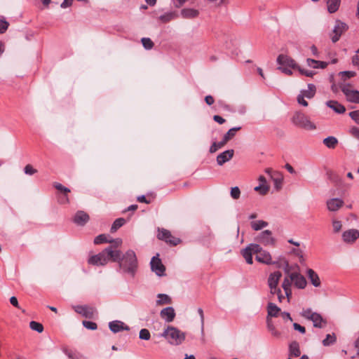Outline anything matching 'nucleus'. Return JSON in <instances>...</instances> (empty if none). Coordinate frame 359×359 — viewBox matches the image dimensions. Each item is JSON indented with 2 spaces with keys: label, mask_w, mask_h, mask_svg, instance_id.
<instances>
[{
  "label": "nucleus",
  "mask_w": 359,
  "mask_h": 359,
  "mask_svg": "<svg viewBox=\"0 0 359 359\" xmlns=\"http://www.w3.org/2000/svg\"><path fill=\"white\" fill-rule=\"evenodd\" d=\"M121 244L122 239H114V245H110L100 253L90 256L88 259V263L100 266L106 265L109 261L116 262L121 255V251L118 249Z\"/></svg>",
  "instance_id": "nucleus-1"
},
{
  "label": "nucleus",
  "mask_w": 359,
  "mask_h": 359,
  "mask_svg": "<svg viewBox=\"0 0 359 359\" xmlns=\"http://www.w3.org/2000/svg\"><path fill=\"white\" fill-rule=\"evenodd\" d=\"M117 262L123 273L134 277L137 269V259L134 251L129 250L123 255L121 254Z\"/></svg>",
  "instance_id": "nucleus-2"
},
{
  "label": "nucleus",
  "mask_w": 359,
  "mask_h": 359,
  "mask_svg": "<svg viewBox=\"0 0 359 359\" xmlns=\"http://www.w3.org/2000/svg\"><path fill=\"white\" fill-rule=\"evenodd\" d=\"M161 336L170 344L174 346H178L185 340V333L173 326H168L161 334Z\"/></svg>",
  "instance_id": "nucleus-3"
},
{
  "label": "nucleus",
  "mask_w": 359,
  "mask_h": 359,
  "mask_svg": "<svg viewBox=\"0 0 359 359\" xmlns=\"http://www.w3.org/2000/svg\"><path fill=\"white\" fill-rule=\"evenodd\" d=\"M292 122L294 126L306 130H314L316 129L315 123L311 122L306 115L299 111L294 114L292 118Z\"/></svg>",
  "instance_id": "nucleus-4"
},
{
  "label": "nucleus",
  "mask_w": 359,
  "mask_h": 359,
  "mask_svg": "<svg viewBox=\"0 0 359 359\" xmlns=\"http://www.w3.org/2000/svg\"><path fill=\"white\" fill-rule=\"evenodd\" d=\"M300 315L304 318L312 321L315 327L323 328L327 325V320L320 313L313 312L311 309H303Z\"/></svg>",
  "instance_id": "nucleus-5"
},
{
  "label": "nucleus",
  "mask_w": 359,
  "mask_h": 359,
  "mask_svg": "<svg viewBox=\"0 0 359 359\" xmlns=\"http://www.w3.org/2000/svg\"><path fill=\"white\" fill-rule=\"evenodd\" d=\"M341 90L345 95L347 101L353 103H359V91L353 90L350 84H344Z\"/></svg>",
  "instance_id": "nucleus-6"
},
{
  "label": "nucleus",
  "mask_w": 359,
  "mask_h": 359,
  "mask_svg": "<svg viewBox=\"0 0 359 359\" xmlns=\"http://www.w3.org/2000/svg\"><path fill=\"white\" fill-rule=\"evenodd\" d=\"M158 231L157 238L159 240L164 241L172 245H177L180 243V239L173 236L168 230L158 228Z\"/></svg>",
  "instance_id": "nucleus-7"
},
{
  "label": "nucleus",
  "mask_w": 359,
  "mask_h": 359,
  "mask_svg": "<svg viewBox=\"0 0 359 359\" xmlns=\"http://www.w3.org/2000/svg\"><path fill=\"white\" fill-rule=\"evenodd\" d=\"M348 27L345 23L340 20H337L335 22V25L332 30V34L331 35V39L333 43H336L338 41L342 35L347 29Z\"/></svg>",
  "instance_id": "nucleus-8"
},
{
  "label": "nucleus",
  "mask_w": 359,
  "mask_h": 359,
  "mask_svg": "<svg viewBox=\"0 0 359 359\" xmlns=\"http://www.w3.org/2000/svg\"><path fill=\"white\" fill-rule=\"evenodd\" d=\"M282 277V273L280 271H276L271 273L269 275L267 279V285L271 292H279L278 283L280 278Z\"/></svg>",
  "instance_id": "nucleus-9"
},
{
  "label": "nucleus",
  "mask_w": 359,
  "mask_h": 359,
  "mask_svg": "<svg viewBox=\"0 0 359 359\" xmlns=\"http://www.w3.org/2000/svg\"><path fill=\"white\" fill-rule=\"evenodd\" d=\"M158 257V255L152 257L150 262L151 269L157 276H163L165 275V268Z\"/></svg>",
  "instance_id": "nucleus-10"
},
{
  "label": "nucleus",
  "mask_w": 359,
  "mask_h": 359,
  "mask_svg": "<svg viewBox=\"0 0 359 359\" xmlns=\"http://www.w3.org/2000/svg\"><path fill=\"white\" fill-rule=\"evenodd\" d=\"M271 234V231L265 230L257 236V241L265 246H274L276 240L272 237Z\"/></svg>",
  "instance_id": "nucleus-11"
},
{
  "label": "nucleus",
  "mask_w": 359,
  "mask_h": 359,
  "mask_svg": "<svg viewBox=\"0 0 359 359\" xmlns=\"http://www.w3.org/2000/svg\"><path fill=\"white\" fill-rule=\"evenodd\" d=\"M277 62L280 67H288L294 69L298 67V65L296 64L295 61L286 55L281 54L278 55L277 58Z\"/></svg>",
  "instance_id": "nucleus-12"
},
{
  "label": "nucleus",
  "mask_w": 359,
  "mask_h": 359,
  "mask_svg": "<svg viewBox=\"0 0 359 359\" xmlns=\"http://www.w3.org/2000/svg\"><path fill=\"white\" fill-rule=\"evenodd\" d=\"M359 238V231L357 229H349L342 233V240L346 243H353Z\"/></svg>",
  "instance_id": "nucleus-13"
},
{
  "label": "nucleus",
  "mask_w": 359,
  "mask_h": 359,
  "mask_svg": "<svg viewBox=\"0 0 359 359\" xmlns=\"http://www.w3.org/2000/svg\"><path fill=\"white\" fill-rule=\"evenodd\" d=\"M74 311L87 318H93L96 313V310L88 306H76Z\"/></svg>",
  "instance_id": "nucleus-14"
},
{
  "label": "nucleus",
  "mask_w": 359,
  "mask_h": 359,
  "mask_svg": "<svg viewBox=\"0 0 359 359\" xmlns=\"http://www.w3.org/2000/svg\"><path fill=\"white\" fill-rule=\"evenodd\" d=\"M109 327L114 333H117L123 330L128 331L130 330L128 325H125L123 322L120 320H113L109 322Z\"/></svg>",
  "instance_id": "nucleus-15"
},
{
  "label": "nucleus",
  "mask_w": 359,
  "mask_h": 359,
  "mask_svg": "<svg viewBox=\"0 0 359 359\" xmlns=\"http://www.w3.org/2000/svg\"><path fill=\"white\" fill-rule=\"evenodd\" d=\"M344 201L339 198H333L327 201V208L331 212L337 211L344 205Z\"/></svg>",
  "instance_id": "nucleus-16"
},
{
  "label": "nucleus",
  "mask_w": 359,
  "mask_h": 359,
  "mask_svg": "<svg viewBox=\"0 0 359 359\" xmlns=\"http://www.w3.org/2000/svg\"><path fill=\"white\" fill-rule=\"evenodd\" d=\"M160 316L165 322L171 323L175 317V309L171 306L166 307L161 311Z\"/></svg>",
  "instance_id": "nucleus-17"
},
{
  "label": "nucleus",
  "mask_w": 359,
  "mask_h": 359,
  "mask_svg": "<svg viewBox=\"0 0 359 359\" xmlns=\"http://www.w3.org/2000/svg\"><path fill=\"white\" fill-rule=\"evenodd\" d=\"M234 154L233 149L226 150L217 156V163L219 165H222L226 162L230 161Z\"/></svg>",
  "instance_id": "nucleus-18"
},
{
  "label": "nucleus",
  "mask_w": 359,
  "mask_h": 359,
  "mask_svg": "<svg viewBox=\"0 0 359 359\" xmlns=\"http://www.w3.org/2000/svg\"><path fill=\"white\" fill-rule=\"evenodd\" d=\"M255 259L257 262L267 265L275 264V262H272L271 254L264 250L261 253L256 255Z\"/></svg>",
  "instance_id": "nucleus-19"
},
{
  "label": "nucleus",
  "mask_w": 359,
  "mask_h": 359,
  "mask_svg": "<svg viewBox=\"0 0 359 359\" xmlns=\"http://www.w3.org/2000/svg\"><path fill=\"white\" fill-rule=\"evenodd\" d=\"M89 220L88 215L84 211H78L74 217V222L77 225L83 226Z\"/></svg>",
  "instance_id": "nucleus-20"
},
{
  "label": "nucleus",
  "mask_w": 359,
  "mask_h": 359,
  "mask_svg": "<svg viewBox=\"0 0 359 359\" xmlns=\"http://www.w3.org/2000/svg\"><path fill=\"white\" fill-rule=\"evenodd\" d=\"M294 278V285L299 289L306 287L307 282L306 278L298 272H292Z\"/></svg>",
  "instance_id": "nucleus-21"
},
{
  "label": "nucleus",
  "mask_w": 359,
  "mask_h": 359,
  "mask_svg": "<svg viewBox=\"0 0 359 359\" xmlns=\"http://www.w3.org/2000/svg\"><path fill=\"white\" fill-rule=\"evenodd\" d=\"M285 276L281 284V287L283 290L292 289V283H294V278L292 273H290L287 269H285Z\"/></svg>",
  "instance_id": "nucleus-22"
},
{
  "label": "nucleus",
  "mask_w": 359,
  "mask_h": 359,
  "mask_svg": "<svg viewBox=\"0 0 359 359\" xmlns=\"http://www.w3.org/2000/svg\"><path fill=\"white\" fill-rule=\"evenodd\" d=\"M306 275L311 283L316 287H318L321 285V282L318 275L311 269L306 271Z\"/></svg>",
  "instance_id": "nucleus-23"
},
{
  "label": "nucleus",
  "mask_w": 359,
  "mask_h": 359,
  "mask_svg": "<svg viewBox=\"0 0 359 359\" xmlns=\"http://www.w3.org/2000/svg\"><path fill=\"white\" fill-rule=\"evenodd\" d=\"M326 105L337 114H344L346 111L345 107L335 100L327 101Z\"/></svg>",
  "instance_id": "nucleus-24"
},
{
  "label": "nucleus",
  "mask_w": 359,
  "mask_h": 359,
  "mask_svg": "<svg viewBox=\"0 0 359 359\" xmlns=\"http://www.w3.org/2000/svg\"><path fill=\"white\" fill-rule=\"evenodd\" d=\"M198 11L194 8H184L181 11V15L184 18H195L198 15Z\"/></svg>",
  "instance_id": "nucleus-25"
},
{
  "label": "nucleus",
  "mask_w": 359,
  "mask_h": 359,
  "mask_svg": "<svg viewBox=\"0 0 359 359\" xmlns=\"http://www.w3.org/2000/svg\"><path fill=\"white\" fill-rule=\"evenodd\" d=\"M307 65L314 69H325L327 66V63L325 62L316 60L313 59L308 58L306 60Z\"/></svg>",
  "instance_id": "nucleus-26"
},
{
  "label": "nucleus",
  "mask_w": 359,
  "mask_h": 359,
  "mask_svg": "<svg viewBox=\"0 0 359 359\" xmlns=\"http://www.w3.org/2000/svg\"><path fill=\"white\" fill-rule=\"evenodd\" d=\"M290 355L293 357H299L301 355L299 343L292 341L289 346Z\"/></svg>",
  "instance_id": "nucleus-27"
},
{
  "label": "nucleus",
  "mask_w": 359,
  "mask_h": 359,
  "mask_svg": "<svg viewBox=\"0 0 359 359\" xmlns=\"http://www.w3.org/2000/svg\"><path fill=\"white\" fill-rule=\"evenodd\" d=\"M267 318H270L271 317H277L280 311V309L275 304L269 303L267 306Z\"/></svg>",
  "instance_id": "nucleus-28"
},
{
  "label": "nucleus",
  "mask_w": 359,
  "mask_h": 359,
  "mask_svg": "<svg viewBox=\"0 0 359 359\" xmlns=\"http://www.w3.org/2000/svg\"><path fill=\"white\" fill-rule=\"evenodd\" d=\"M316 90V86L312 83H309L308 84V89L302 90L300 94L306 98L311 99L314 97Z\"/></svg>",
  "instance_id": "nucleus-29"
},
{
  "label": "nucleus",
  "mask_w": 359,
  "mask_h": 359,
  "mask_svg": "<svg viewBox=\"0 0 359 359\" xmlns=\"http://www.w3.org/2000/svg\"><path fill=\"white\" fill-rule=\"evenodd\" d=\"M341 0H327V11L330 13H335L339 8Z\"/></svg>",
  "instance_id": "nucleus-30"
},
{
  "label": "nucleus",
  "mask_w": 359,
  "mask_h": 359,
  "mask_svg": "<svg viewBox=\"0 0 359 359\" xmlns=\"http://www.w3.org/2000/svg\"><path fill=\"white\" fill-rule=\"evenodd\" d=\"M158 299L156 300V305L161 306L164 304H170L172 302L171 298L165 294H158Z\"/></svg>",
  "instance_id": "nucleus-31"
},
{
  "label": "nucleus",
  "mask_w": 359,
  "mask_h": 359,
  "mask_svg": "<svg viewBox=\"0 0 359 359\" xmlns=\"http://www.w3.org/2000/svg\"><path fill=\"white\" fill-rule=\"evenodd\" d=\"M108 236L106 234H100L97 236H96L94 239V243L95 245H99L102 243H110L111 245H114V240H109L108 239Z\"/></svg>",
  "instance_id": "nucleus-32"
},
{
  "label": "nucleus",
  "mask_w": 359,
  "mask_h": 359,
  "mask_svg": "<svg viewBox=\"0 0 359 359\" xmlns=\"http://www.w3.org/2000/svg\"><path fill=\"white\" fill-rule=\"evenodd\" d=\"M323 144L329 149H334L338 144V140L334 136H329L323 140Z\"/></svg>",
  "instance_id": "nucleus-33"
},
{
  "label": "nucleus",
  "mask_w": 359,
  "mask_h": 359,
  "mask_svg": "<svg viewBox=\"0 0 359 359\" xmlns=\"http://www.w3.org/2000/svg\"><path fill=\"white\" fill-rule=\"evenodd\" d=\"M241 129V127L240 126L234 127L229 129L223 137L224 142H226L227 143L229 140H231L232 138L235 137L236 132L240 130Z\"/></svg>",
  "instance_id": "nucleus-34"
},
{
  "label": "nucleus",
  "mask_w": 359,
  "mask_h": 359,
  "mask_svg": "<svg viewBox=\"0 0 359 359\" xmlns=\"http://www.w3.org/2000/svg\"><path fill=\"white\" fill-rule=\"evenodd\" d=\"M241 255H243V257H244V259H245L246 262L248 264H252L253 263V261H252L253 253L250 250V248H248L247 246L245 249L242 250Z\"/></svg>",
  "instance_id": "nucleus-35"
},
{
  "label": "nucleus",
  "mask_w": 359,
  "mask_h": 359,
  "mask_svg": "<svg viewBox=\"0 0 359 359\" xmlns=\"http://www.w3.org/2000/svg\"><path fill=\"white\" fill-rule=\"evenodd\" d=\"M337 337L334 333L328 334L326 335L325 339L323 340V344L324 346H329L336 342Z\"/></svg>",
  "instance_id": "nucleus-36"
},
{
  "label": "nucleus",
  "mask_w": 359,
  "mask_h": 359,
  "mask_svg": "<svg viewBox=\"0 0 359 359\" xmlns=\"http://www.w3.org/2000/svg\"><path fill=\"white\" fill-rule=\"evenodd\" d=\"M126 223V220L123 218H118L116 219L111 227V232L114 233L116 232L120 227H121L124 224Z\"/></svg>",
  "instance_id": "nucleus-37"
},
{
  "label": "nucleus",
  "mask_w": 359,
  "mask_h": 359,
  "mask_svg": "<svg viewBox=\"0 0 359 359\" xmlns=\"http://www.w3.org/2000/svg\"><path fill=\"white\" fill-rule=\"evenodd\" d=\"M268 225L266 222L259 220L251 222V226L255 231H259Z\"/></svg>",
  "instance_id": "nucleus-38"
},
{
  "label": "nucleus",
  "mask_w": 359,
  "mask_h": 359,
  "mask_svg": "<svg viewBox=\"0 0 359 359\" xmlns=\"http://www.w3.org/2000/svg\"><path fill=\"white\" fill-rule=\"evenodd\" d=\"M271 179L274 182V187L277 190H279L281 188L283 177L280 175V173H276V175H271Z\"/></svg>",
  "instance_id": "nucleus-39"
},
{
  "label": "nucleus",
  "mask_w": 359,
  "mask_h": 359,
  "mask_svg": "<svg viewBox=\"0 0 359 359\" xmlns=\"http://www.w3.org/2000/svg\"><path fill=\"white\" fill-rule=\"evenodd\" d=\"M175 17H176V15L174 13L170 12V13H167L163 15H161L159 17V20L162 22L166 23V22L171 21L172 20L175 19Z\"/></svg>",
  "instance_id": "nucleus-40"
},
{
  "label": "nucleus",
  "mask_w": 359,
  "mask_h": 359,
  "mask_svg": "<svg viewBox=\"0 0 359 359\" xmlns=\"http://www.w3.org/2000/svg\"><path fill=\"white\" fill-rule=\"evenodd\" d=\"M266 323L268 330L271 332V334L276 337H278L280 335V332L276 329L271 318H267Z\"/></svg>",
  "instance_id": "nucleus-41"
},
{
  "label": "nucleus",
  "mask_w": 359,
  "mask_h": 359,
  "mask_svg": "<svg viewBox=\"0 0 359 359\" xmlns=\"http://www.w3.org/2000/svg\"><path fill=\"white\" fill-rule=\"evenodd\" d=\"M226 144V142H224V140L222 139V141L219 142H214L210 148V153H215L219 149H221Z\"/></svg>",
  "instance_id": "nucleus-42"
},
{
  "label": "nucleus",
  "mask_w": 359,
  "mask_h": 359,
  "mask_svg": "<svg viewBox=\"0 0 359 359\" xmlns=\"http://www.w3.org/2000/svg\"><path fill=\"white\" fill-rule=\"evenodd\" d=\"M254 189L255 191L258 192L260 195L264 196L269 192V186L259 184V186L255 187Z\"/></svg>",
  "instance_id": "nucleus-43"
},
{
  "label": "nucleus",
  "mask_w": 359,
  "mask_h": 359,
  "mask_svg": "<svg viewBox=\"0 0 359 359\" xmlns=\"http://www.w3.org/2000/svg\"><path fill=\"white\" fill-rule=\"evenodd\" d=\"M29 327L32 330L36 331L39 333L42 332L43 330V325L36 321H31Z\"/></svg>",
  "instance_id": "nucleus-44"
},
{
  "label": "nucleus",
  "mask_w": 359,
  "mask_h": 359,
  "mask_svg": "<svg viewBox=\"0 0 359 359\" xmlns=\"http://www.w3.org/2000/svg\"><path fill=\"white\" fill-rule=\"evenodd\" d=\"M9 26L8 22L4 17L0 16V34H4L6 32Z\"/></svg>",
  "instance_id": "nucleus-45"
},
{
  "label": "nucleus",
  "mask_w": 359,
  "mask_h": 359,
  "mask_svg": "<svg viewBox=\"0 0 359 359\" xmlns=\"http://www.w3.org/2000/svg\"><path fill=\"white\" fill-rule=\"evenodd\" d=\"M248 247L250 248V250L254 255H255V256L264 250L258 244L252 243L250 244Z\"/></svg>",
  "instance_id": "nucleus-46"
},
{
  "label": "nucleus",
  "mask_w": 359,
  "mask_h": 359,
  "mask_svg": "<svg viewBox=\"0 0 359 359\" xmlns=\"http://www.w3.org/2000/svg\"><path fill=\"white\" fill-rule=\"evenodd\" d=\"M144 48L147 50H151L154 47V43L149 38L144 37L141 39Z\"/></svg>",
  "instance_id": "nucleus-47"
},
{
  "label": "nucleus",
  "mask_w": 359,
  "mask_h": 359,
  "mask_svg": "<svg viewBox=\"0 0 359 359\" xmlns=\"http://www.w3.org/2000/svg\"><path fill=\"white\" fill-rule=\"evenodd\" d=\"M296 69H297L299 71L300 74L304 75L308 77H313L316 74V72L314 71L304 69L300 67L299 65Z\"/></svg>",
  "instance_id": "nucleus-48"
},
{
  "label": "nucleus",
  "mask_w": 359,
  "mask_h": 359,
  "mask_svg": "<svg viewBox=\"0 0 359 359\" xmlns=\"http://www.w3.org/2000/svg\"><path fill=\"white\" fill-rule=\"evenodd\" d=\"M139 337L140 339L149 340L151 337L149 331L147 329L143 328L140 331Z\"/></svg>",
  "instance_id": "nucleus-49"
},
{
  "label": "nucleus",
  "mask_w": 359,
  "mask_h": 359,
  "mask_svg": "<svg viewBox=\"0 0 359 359\" xmlns=\"http://www.w3.org/2000/svg\"><path fill=\"white\" fill-rule=\"evenodd\" d=\"M63 352L70 359H81V356L79 354L74 353L73 351H69L67 348L63 349Z\"/></svg>",
  "instance_id": "nucleus-50"
},
{
  "label": "nucleus",
  "mask_w": 359,
  "mask_h": 359,
  "mask_svg": "<svg viewBox=\"0 0 359 359\" xmlns=\"http://www.w3.org/2000/svg\"><path fill=\"white\" fill-rule=\"evenodd\" d=\"M53 186L56 189L63 192L65 194H67L70 192V189L69 188L64 187L60 183L55 182L53 184Z\"/></svg>",
  "instance_id": "nucleus-51"
},
{
  "label": "nucleus",
  "mask_w": 359,
  "mask_h": 359,
  "mask_svg": "<svg viewBox=\"0 0 359 359\" xmlns=\"http://www.w3.org/2000/svg\"><path fill=\"white\" fill-rule=\"evenodd\" d=\"M83 325L86 328H87L88 330H95L97 328V324L92 321L84 320V321H83Z\"/></svg>",
  "instance_id": "nucleus-52"
},
{
  "label": "nucleus",
  "mask_w": 359,
  "mask_h": 359,
  "mask_svg": "<svg viewBox=\"0 0 359 359\" xmlns=\"http://www.w3.org/2000/svg\"><path fill=\"white\" fill-rule=\"evenodd\" d=\"M332 227L334 233H338L342 228V224L341 221L334 219L332 221Z\"/></svg>",
  "instance_id": "nucleus-53"
},
{
  "label": "nucleus",
  "mask_w": 359,
  "mask_h": 359,
  "mask_svg": "<svg viewBox=\"0 0 359 359\" xmlns=\"http://www.w3.org/2000/svg\"><path fill=\"white\" fill-rule=\"evenodd\" d=\"M241 191L238 187H232L231 189V196L233 199H238L240 198Z\"/></svg>",
  "instance_id": "nucleus-54"
},
{
  "label": "nucleus",
  "mask_w": 359,
  "mask_h": 359,
  "mask_svg": "<svg viewBox=\"0 0 359 359\" xmlns=\"http://www.w3.org/2000/svg\"><path fill=\"white\" fill-rule=\"evenodd\" d=\"M198 313L201 318V334L203 336L204 334V314L203 311L201 308L198 309Z\"/></svg>",
  "instance_id": "nucleus-55"
},
{
  "label": "nucleus",
  "mask_w": 359,
  "mask_h": 359,
  "mask_svg": "<svg viewBox=\"0 0 359 359\" xmlns=\"http://www.w3.org/2000/svg\"><path fill=\"white\" fill-rule=\"evenodd\" d=\"M25 173L27 175H34L35 174L37 170L34 169L31 165L28 164L24 168Z\"/></svg>",
  "instance_id": "nucleus-56"
},
{
  "label": "nucleus",
  "mask_w": 359,
  "mask_h": 359,
  "mask_svg": "<svg viewBox=\"0 0 359 359\" xmlns=\"http://www.w3.org/2000/svg\"><path fill=\"white\" fill-rule=\"evenodd\" d=\"M352 63L354 66L358 67L359 69V49L356 51L355 54L353 56Z\"/></svg>",
  "instance_id": "nucleus-57"
},
{
  "label": "nucleus",
  "mask_w": 359,
  "mask_h": 359,
  "mask_svg": "<svg viewBox=\"0 0 359 359\" xmlns=\"http://www.w3.org/2000/svg\"><path fill=\"white\" fill-rule=\"evenodd\" d=\"M349 116L353 121L359 123V110L350 112Z\"/></svg>",
  "instance_id": "nucleus-58"
},
{
  "label": "nucleus",
  "mask_w": 359,
  "mask_h": 359,
  "mask_svg": "<svg viewBox=\"0 0 359 359\" xmlns=\"http://www.w3.org/2000/svg\"><path fill=\"white\" fill-rule=\"evenodd\" d=\"M305 97L303 96L302 95L299 94L297 97V102L299 104L304 106V107H307L308 106V102L307 101H306L304 100Z\"/></svg>",
  "instance_id": "nucleus-59"
},
{
  "label": "nucleus",
  "mask_w": 359,
  "mask_h": 359,
  "mask_svg": "<svg viewBox=\"0 0 359 359\" xmlns=\"http://www.w3.org/2000/svg\"><path fill=\"white\" fill-rule=\"evenodd\" d=\"M350 133L352 136L359 140V128L357 127H352L350 129Z\"/></svg>",
  "instance_id": "nucleus-60"
},
{
  "label": "nucleus",
  "mask_w": 359,
  "mask_h": 359,
  "mask_svg": "<svg viewBox=\"0 0 359 359\" xmlns=\"http://www.w3.org/2000/svg\"><path fill=\"white\" fill-rule=\"evenodd\" d=\"M293 327L295 330L299 331L302 334H304L306 332L305 327L297 323H293Z\"/></svg>",
  "instance_id": "nucleus-61"
},
{
  "label": "nucleus",
  "mask_w": 359,
  "mask_h": 359,
  "mask_svg": "<svg viewBox=\"0 0 359 359\" xmlns=\"http://www.w3.org/2000/svg\"><path fill=\"white\" fill-rule=\"evenodd\" d=\"M271 294H276L278 296V301L280 302H282L283 301V299H285V296L282 294V291L280 290V288H279V292L276 291V292H270Z\"/></svg>",
  "instance_id": "nucleus-62"
},
{
  "label": "nucleus",
  "mask_w": 359,
  "mask_h": 359,
  "mask_svg": "<svg viewBox=\"0 0 359 359\" xmlns=\"http://www.w3.org/2000/svg\"><path fill=\"white\" fill-rule=\"evenodd\" d=\"M213 120L219 124H223L226 121L224 118L219 115H215L213 116Z\"/></svg>",
  "instance_id": "nucleus-63"
},
{
  "label": "nucleus",
  "mask_w": 359,
  "mask_h": 359,
  "mask_svg": "<svg viewBox=\"0 0 359 359\" xmlns=\"http://www.w3.org/2000/svg\"><path fill=\"white\" fill-rule=\"evenodd\" d=\"M10 302L15 308H19L20 307L19 306V304H18V299H17V298L15 297H14V296L11 297L10 298Z\"/></svg>",
  "instance_id": "nucleus-64"
}]
</instances>
